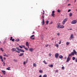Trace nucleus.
I'll return each instance as SVG.
<instances>
[{
	"label": "nucleus",
	"instance_id": "1",
	"mask_svg": "<svg viewBox=\"0 0 77 77\" xmlns=\"http://www.w3.org/2000/svg\"><path fill=\"white\" fill-rule=\"evenodd\" d=\"M45 16L44 15H43L42 17V25H44V23H45L44 21V17Z\"/></svg>",
	"mask_w": 77,
	"mask_h": 77
},
{
	"label": "nucleus",
	"instance_id": "2",
	"mask_svg": "<svg viewBox=\"0 0 77 77\" xmlns=\"http://www.w3.org/2000/svg\"><path fill=\"white\" fill-rule=\"evenodd\" d=\"M67 20H68V19L67 18H66L64 19L62 22V24L63 25H64L65 23L67 21Z\"/></svg>",
	"mask_w": 77,
	"mask_h": 77
},
{
	"label": "nucleus",
	"instance_id": "3",
	"mask_svg": "<svg viewBox=\"0 0 77 77\" xmlns=\"http://www.w3.org/2000/svg\"><path fill=\"white\" fill-rule=\"evenodd\" d=\"M12 51H15L16 52H17L18 53H20V52L16 51V48H13L12 49Z\"/></svg>",
	"mask_w": 77,
	"mask_h": 77
},
{
	"label": "nucleus",
	"instance_id": "4",
	"mask_svg": "<svg viewBox=\"0 0 77 77\" xmlns=\"http://www.w3.org/2000/svg\"><path fill=\"white\" fill-rule=\"evenodd\" d=\"M72 55H74V54H77V52L75 51V50H73V52L71 53Z\"/></svg>",
	"mask_w": 77,
	"mask_h": 77
},
{
	"label": "nucleus",
	"instance_id": "5",
	"mask_svg": "<svg viewBox=\"0 0 77 77\" xmlns=\"http://www.w3.org/2000/svg\"><path fill=\"white\" fill-rule=\"evenodd\" d=\"M57 29H60V23H57Z\"/></svg>",
	"mask_w": 77,
	"mask_h": 77
},
{
	"label": "nucleus",
	"instance_id": "6",
	"mask_svg": "<svg viewBox=\"0 0 77 77\" xmlns=\"http://www.w3.org/2000/svg\"><path fill=\"white\" fill-rule=\"evenodd\" d=\"M70 60H71V58L69 57H68L67 58L66 62H68L69 61H70Z\"/></svg>",
	"mask_w": 77,
	"mask_h": 77
},
{
	"label": "nucleus",
	"instance_id": "7",
	"mask_svg": "<svg viewBox=\"0 0 77 77\" xmlns=\"http://www.w3.org/2000/svg\"><path fill=\"white\" fill-rule=\"evenodd\" d=\"M75 23H77V20H73L71 23V24H75Z\"/></svg>",
	"mask_w": 77,
	"mask_h": 77
},
{
	"label": "nucleus",
	"instance_id": "8",
	"mask_svg": "<svg viewBox=\"0 0 77 77\" xmlns=\"http://www.w3.org/2000/svg\"><path fill=\"white\" fill-rule=\"evenodd\" d=\"M59 55L58 53H56L55 54V57L56 59H57V58H58V57H59Z\"/></svg>",
	"mask_w": 77,
	"mask_h": 77
},
{
	"label": "nucleus",
	"instance_id": "9",
	"mask_svg": "<svg viewBox=\"0 0 77 77\" xmlns=\"http://www.w3.org/2000/svg\"><path fill=\"white\" fill-rule=\"evenodd\" d=\"M74 38V35L73 34H72L70 35V36L69 38L70 40H71L72 39H73Z\"/></svg>",
	"mask_w": 77,
	"mask_h": 77
},
{
	"label": "nucleus",
	"instance_id": "10",
	"mask_svg": "<svg viewBox=\"0 0 77 77\" xmlns=\"http://www.w3.org/2000/svg\"><path fill=\"white\" fill-rule=\"evenodd\" d=\"M35 36V35H31L30 37V39H32V40H33V39H35V38H33Z\"/></svg>",
	"mask_w": 77,
	"mask_h": 77
},
{
	"label": "nucleus",
	"instance_id": "11",
	"mask_svg": "<svg viewBox=\"0 0 77 77\" xmlns=\"http://www.w3.org/2000/svg\"><path fill=\"white\" fill-rule=\"evenodd\" d=\"M1 71L2 72H3V74L4 75H5V74H6V71H5V70H1Z\"/></svg>",
	"mask_w": 77,
	"mask_h": 77
},
{
	"label": "nucleus",
	"instance_id": "12",
	"mask_svg": "<svg viewBox=\"0 0 77 77\" xmlns=\"http://www.w3.org/2000/svg\"><path fill=\"white\" fill-rule=\"evenodd\" d=\"M26 45L27 47H29V42H26Z\"/></svg>",
	"mask_w": 77,
	"mask_h": 77
},
{
	"label": "nucleus",
	"instance_id": "13",
	"mask_svg": "<svg viewBox=\"0 0 77 77\" xmlns=\"http://www.w3.org/2000/svg\"><path fill=\"white\" fill-rule=\"evenodd\" d=\"M29 51H30L32 52V51H33V48H30L29 49Z\"/></svg>",
	"mask_w": 77,
	"mask_h": 77
},
{
	"label": "nucleus",
	"instance_id": "14",
	"mask_svg": "<svg viewBox=\"0 0 77 77\" xmlns=\"http://www.w3.org/2000/svg\"><path fill=\"white\" fill-rule=\"evenodd\" d=\"M64 28V26L63 25H60V29H63Z\"/></svg>",
	"mask_w": 77,
	"mask_h": 77
},
{
	"label": "nucleus",
	"instance_id": "15",
	"mask_svg": "<svg viewBox=\"0 0 77 77\" xmlns=\"http://www.w3.org/2000/svg\"><path fill=\"white\" fill-rule=\"evenodd\" d=\"M59 59H62L63 58V56L62 55H60L59 56Z\"/></svg>",
	"mask_w": 77,
	"mask_h": 77
},
{
	"label": "nucleus",
	"instance_id": "16",
	"mask_svg": "<svg viewBox=\"0 0 77 77\" xmlns=\"http://www.w3.org/2000/svg\"><path fill=\"white\" fill-rule=\"evenodd\" d=\"M40 37H41V39H44V35H40Z\"/></svg>",
	"mask_w": 77,
	"mask_h": 77
},
{
	"label": "nucleus",
	"instance_id": "17",
	"mask_svg": "<svg viewBox=\"0 0 77 77\" xmlns=\"http://www.w3.org/2000/svg\"><path fill=\"white\" fill-rule=\"evenodd\" d=\"M48 66H50V67H51V68H53V64H49Z\"/></svg>",
	"mask_w": 77,
	"mask_h": 77
},
{
	"label": "nucleus",
	"instance_id": "18",
	"mask_svg": "<svg viewBox=\"0 0 77 77\" xmlns=\"http://www.w3.org/2000/svg\"><path fill=\"white\" fill-rule=\"evenodd\" d=\"M24 55V53H20V54L19 55V56H23Z\"/></svg>",
	"mask_w": 77,
	"mask_h": 77
},
{
	"label": "nucleus",
	"instance_id": "19",
	"mask_svg": "<svg viewBox=\"0 0 77 77\" xmlns=\"http://www.w3.org/2000/svg\"><path fill=\"white\" fill-rule=\"evenodd\" d=\"M20 51H21V52H22L23 53H24V51L21 49H20Z\"/></svg>",
	"mask_w": 77,
	"mask_h": 77
},
{
	"label": "nucleus",
	"instance_id": "20",
	"mask_svg": "<svg viewBox=\"0 0 77 77\" xmlns=\"http://www.w3.org/2000/svg\"><path fill=\"white\" fill-rule=\"evenodd\" d=\"M33 66L34 67H36V66H37L36 64L35 63H34L33 64Z\"/></svg>",
	"mask_w": 77,
	"mask_h": 77
},
{
	"label": "nucleus",
	"instance_id": "21",
	"mask_svg": "<svg viewBox=\"0 0 77 77\" xmlns=\"http://www.w3.org/2000/svg\"><path fill=\"white\" fill-rule=\"evenodd\" d=\"M69 17H71L72 15V13H70L69 14Z\"/></svg>",
	"mask_w": 77,
	"mask_h": 77
},
{
	"label": "nucleus",
	"instance_id": "22",
	"mask_svg": "<svg viewBox=\"0 0 77 77\" xmlns=\"http://www.w3.org/2000/svg\"><path fill=\"white\" fill-rule=\"evenodd\" d=\"M45 22L46 24L47 25L48 24V22H49L48 20H46V21Z\"/></svg>",
	"mask_w": 77,
	"mask_h": 77
},
{
	"label": "nucleus",
	"instance_id": "23",
	"mask_svg": "<svg viewBox=\"0 0 77 77\" xmlns=\"http://www.w3.org/2000/svg\"><path fill=\"white\" fill-rule=\"evenodd\" d=\"M15 41H16V42H18L19 41H20V39L18 38V39H16V40H15Z\"/></svg>",
	"mask_w": 77,
	"mask_h": 77
},
{
	"label": "nucleus",
	"instance_id": "24",
	"mask_svg": "<svg viewBox=\"0 0 77 77\" xmlns=\"http://www.w3.org/2000/svg\"><path fill=\"white\" fill-rule=\"evenodd\" d=\"M39 72L40 73H42V70H39Z\"/></svg>",
	"mask_w": 77,
	"mask_h": 77
},
{
	"label": "nucleus",
	"instance_id": "25",
	"mask_svg": "<svg viewBox=\"0 0 77 77\" xmlns=\"http://www.w3.org/2000/svg\"><path fill=\"white\" fill-rule=\"evenodd\" d=\"M10 68H11V67H9L7 68L6 69H7V70H10Z\"/></svg>",
	"mask_w": 77,
	"mask_h": 77
},
{
	"label": "nucleus",
	"instance_id": "26",
	"mask_svg": "<svg viewBox=\"0 0 77 77\" xmlns=\"http://www.w3.org/2000/svg\"><path fill=\"white\" fill-rule=\"evenodd\" d=\"M72 56V54H70L69 55V56H68V57H70V56Z\"/></svg>",
	"mask_w": 77,
	"mask_h": 77
},
{
	"label": "nucleus",
	"instance_id": "27",
	"mask_svg": "<svg viewBox=\"0 0 77 77\" xmlns=\"http://www.w3.org/2000/svg\"><path fill=\"white\" fill-rule=\"evenodd\" d=\"M54 15L55 14H51V16H52V17H54Z\"/></svg>",
	"mask_w": 77,
	"mask_h": 77
},
{
	"label": "nucleus",
	"instance_id": "28",
	"mask_svg": "<svg viewBox=\"0 0 77 77\" xmlns=\"http://www.w3.org/2000/svg\"><path fill=\"white\" fill-rule=\"evenodd\" d=\"M56 46L57 47H59V45H58V44H56Z\"/></svg>",
	"mask_w": 77,
	"mask_h": 77
},
{
	"label": "nucleus",
	"instance_id": "29",
	"mask_svg": "<svg viewBox=\"0 0 77 77\" xmlns=\"http://www.w3.org/2000/svg\"><path fill=\"white\" fill-rule=\"evenodd\" d=\"M58 70H56L54 72H55V73H56L57 72H58Z\"/></svg>",
	"mask_w": 77,
	"mask_h": 77
},
{
	"label": "nucleus",
	"instance_id": "30",
	"mask_svg": "<svg viewBox=\"0 0 77 77\" xmlns=\"http://www.w3.org/2000/svg\"><path fill=\"white\" fill-rule=\"evenodd\" d=\"M24 48L26 50H28V49H27V48L26 47H24Z\"/></svg>",
	"mask_w": 77,
	"mask_h": 77
},
{
	"label": "nucleus",
	"instance_id": "31",
	"mask_svg": "<svg viewBox=\"0 0 77 77\" xmlns=\"http://www.w3.org/2000/svg\"><path fill=\"white\" fill-rule=\"evenodd\" d=\"M66 45H69V43L68 42H66Z\"/></svg>",
	"mask_w": 77,
	"mask_h": 77
},
{
	"label": "nucleus",
	"instance_id": "32",
	"mask_svg": "<svg viewBox=\"0 0 77 77\" xmlns=\"http://www.w3.org/2000/svg\"><path fill=\"white\" fill-rule=\"evenodd\" d=\"M6 55V53H4L3 54V56L5 57Z\"/></svg>",
	"mask_w": 77,
	"mask_h": 77
},
{
	"label": "nucleus",
	"instance_id": "33",
	"mask_svg": "<svg viewBox=\"0 0 77 77\" xmlns=\"http://www.w3.org/2000/svg\"><path fill=\"white\" fill-rule=\"evenodd\" d=\"M43 77H47V75L45 74L43 76Z\"/></svg>",
	"mask_w": 77,
	"mask_h": 77
},
{
	"label": "nucleus",
	"instance_id": "34",
	"mask_svg": "<svg viewBox=\"0 0 77 77\" xmlns=\"http://www.w3.org/2000/svg\"><path fill=\"white\" fill-rule=\"evenodd\" d=\"M16 49L17 50H20V49H19V48L17 47L16 48Z\"/></svg>",
	"mask_w": 77,
	"mask_h": 77
},
{
	"label": "nucleus",
	"instance_id": "35",
	"mask_svg": "<svg viewBox=\"0 0 77 77\" xmlns=\"http://www.w3.org/2000/svg\"><path fill=\"white\" fill-rule=\"evenodd\" d=\"M29 61V60H28V59H27L26 60V63H27V62Z\"/></svg>",
	"mask_w": 77,
	"mask_h": 77
},
{
	"label": "nucleus",
	"instance_id": "36",
	"mask_svg": "<svg viewBox=\"0 0 77 77\" xmlns=\"http://www.w3.org/2000/svg\"><path fill=\"white\" fill-rule=\"evenodd\" d=\"M57 12H60V10L59 9H58L57 10Z\"/></svg>",
	"mask_w": 77,
	"mask_h": 77
},
{
	"label": "nucleus",
	"instance_id": "37",
	"mask_svg": "<svg viewBox=\"0 0 77 77\" xmlns=\"http://www.w3.org/2000/svg\"><path fill=\"white\" fill-rule=\"evenodd\" d=\"M13 38V37H10V41H11L12 39V38Z\"/></svg>",
	"mask_w": 77,
	"mask_h": 77
},
{
	"label": "nucleus",
	"instance_id": "38",
	"mask_svg": "<svg viewBox=\"0 0 77 77\" xmlns=\"http://www.w3.org/2000/svg\"><path fill=\"white\" fill-rule=\"evenodd\" d=\"M72 59L73 60H74L75 59V57H72Z\"/></svg>",
	"mask_w": 77,
	"mask_h": 77
},
{
	"label": "nucleus",
	"instance_id": "39",
	"mask_svg": "<svg viewBox=\"0 0 77 77\" xmlns=\"http://www.w3.org/2000/svg\"><path fill=\"white\" fill-rule=\"evenodd\" d=\"M51 56V54L49 53V57H50V56Z\"/></svg>",
	"mask_w": 77,
	"mask_h": 77
},
{
	"label": "nucleus",
	"instance_id": "40",
	"mask_svg": "<svg viewBox=\"0 0 77 77\" xmlns=\"http://www.w3.org/2000/svg\"><path fill=\"white\" fill-rule=\"evenodd\" d=\"M11 41L12 42H14V41H15V39H12Z\"/></svg>",
	"mask_w": 77,
	"mask_h": 77
},
{
	"label": "nucleus",
	"instance_id": "41",
	"mask_svg": "<svg viewBox=\"0 0 77 77\" xmlns=\"http://www.w3.org/2000/svg\"><path fill=\"white\" fill-rule=\"evenodd\" d=\"M0 50H1V51H3V48H0Z\"/></svg>",
	"mask_w": 77,
	"mask_h": 77
},
{
	"label": "nucleus",
	"instance_id": "42",
	"mask_svg": "<svg viewBox=\"0 0 77 77\" xmlns=\"http://www.w3.org/2000/svg\"><path fill=\"white\" fill-rule=\"evenodd\" d=\"M68 30H72V28H70V29H68Z\"/></svg>",
	"mask_w": 77,
	"mask_h": 77
},
{
	"label": "nucleus",
	"instance_id": "43",
	"mask_svg": "<svg viewBox=\"0 0 77 77\" xmlns=\"http://www.w3.org/2000/svg\"><path fill=\"white\" fill-rule=\"evenodd\" d=\"M61 40L59 42V44H61Z\"/></svg>",
	"mask_w": 77,
	"mask_h": 77
},
{
	"label": "nucleus",
	"instance_id": "44",
	"mask_svg": "<svg viewBox=\"0 0 77 77\" xmlns=\"http://www.w3.org/2000/svg\"><path fill=\"white\" fill-rule=\"evenodd\" d=\"M2 58H3V57H2V56L0 55V59H1Z\"/></svg>",
	"mask_w": 77,
	"mask_h": 77
},
{
	"label": "nucleus",
	"instance_id": "45",
	"mask_svg": "<svg viewBox=\"0 0 77 77\" xmlns=\"http://www.w3.org/2000/svg\"><path fill=\"white\" fill-rule=\"evenodd\" d=\"M1 59L2 62H3V58H2Z\"/></svg>",
	"mask_w": 77,
	"mask_h": 77
},
{
	"label": "nucleus",
	"instance_id": "46",
	"mask_svg": "<svg viewBox=\"0 0 77 77\" xmlns=\"http://www.w3.org/2000/svg\"><path fill=\"white\" fill-rule=\"evenodd\" d=\"M19 47H20V48H23V47H22V46H21L20 45H19Z\"/></svg>",
	"mask_w": 77,
	"mask_h": 77
},
{
	"label": "nucleus",
	"instance_id": "47",
	"mask_svg": "<svg viewBox=\"0 0 77 77\" xmlns=\"http://www.w3.org/2000/svg\"><path fill=\"white\" fill-rule=\"evenodd\" d=\"M22 47H23V48H24V47H25V46L24 45H22Z\"/></svg>",
	"mask_w": 77,
	"mask_h": 77
},
{
	"label": "nucleus",
	"instance_id": "48",
	"mask_svg": "<svg viewBox=\"0 0 77 77\" xmlns=\"http://www.w3.org/2000/svg\"><path fill=\"white\" fill-rule=\"evenodd\" d=\"M45 46V47H48V45L47 44Z\"/></svg>",
	"mask_w": 77,
	"mask_h": 77
},
{
	"label": "nucleus",
	"instance_id": "49",
	"mask_svg": "<svg viewBox=\"0 0 77 77\" xmlns=\"http://www.w3.org/2000/svg\"><path fill=\"white\" fill-rule=\"evenodd\" d=\"M57 35L58 36H59V35H60V34L59 33H57Z\"/></svg>",
	"mask_w": 77,
	"mask_h": 77
},
{
	"label": "nucleus",
	"instance_id": "50",
	"mask_svg": "<svg viewBox=\"0 0 77 77\" xmlns=\"http://www.w3.org/2000/svg\"><path fill=\"white\" fill-rule=\"evenodd\" d=\"M62 69H64V66H63L62 67Z\"/></svg>",
	"mask_w": 77,
	"mask_h": 77
},
{
	"label": "nucleus",
	"instance_id": "51",
	"mask_svg": "<svg viewBox=\"0 0 77 77\" xmlns=\"http://www.w3.org/2000/svg\"><path fill=\"white\" fill-rule=\"evenodd\" d=\"M14 62H17V60H15V59H14Z\"/></svg>",
	"mask_w": 77,
	"mask_h": 77
},
{
	"label": "nucleus",
	"instance_id": "52",
	"mask_svg": "<svg viewBox=\"0 0 77 77\" xmlns=\"http://www.w3.org/2000/svg\"><path fill=\"white\" fill-rule=\"evenodd\" d=\"M71 11V10H69L68 11V12H70Z\"/></svg>",
	"mask_w": 77,
	"mask_h": 77
},
{
	"label": "nucleus",
	"instance_id": "53",
	"mask_svg": "<svg viewBox=\"0 0 77 77\" xmlns=\"http://www.w3.org/2000/svg\"><path fill=\"white\" fill-rule=\"evenodd\" d=\"M54 12H55V11H52V14H54Z\"/></svg>",
	"mask_w": 77,
	"mask_h": 77
},
{
	"label": "nucleus",
	"instance_id": "54",
	"mask_svg": "<svg viewBox=\"0 0 77 77\" xmlns=\"http://www.w3.org/2000/svg\"><path fill=\"white\" fill-rule=\"evenodd\" d=\"M23 64L24 65H25V64H26V62L25 61L23 62Z\"/></svg>",
	"mask_w": 77,
	"mask_h": 77
},
{
	"label": "nucleus",
	"instance_id": "55",
	"mask_svg": "<svg viewBox=\"0 0 77 77\" xmlns=\"http://www.w3.org/2000/svg\"><path fill=\"white\" fill-rule=\"evenodd\" d=\"M8 54L6 55H5V57H8Z\"/></svg>",
	"mask_w": 77,
	"mask_h": 77
},
{
	"label": "nucleus",
	"instance_id": "56",
	"mask_svg": "<svg viewBox=\"0 0 77 77\" xmlns=\"http://www.w3.org/2000/svg\"><path fill=\"white\" fill-rule=\"evenodd\" d=\"M75 62H77V59H75Z\"/></svg>",
	"mask_w": 77,
	"mask_h": 77
},
{
	"label": "nucleus",
	"instance_id": "57",
	"mask_svg": "<svg viewBox=\"0 0 77 77\" xmlns=\"http://www.w3.org/2000/svg\"><path fill=\"white\" fill-rule=\"evenodd\" d=\"M3 63H4L3 66H5V62H3Z\"/></svg>",
	"mask_w": 77,
	"mask_h": 77
},
{
	"label": "nucleus",
	"instance_id": "58",
	"mask_svg": "<svg viewBox=\"0 0 77 77\" xmlns=\"http://www.w3.org/2000/svg\"><path fill=\"white\" fill-rule=\"evenodd\" d=\"M43 62L44 63H45V61L44 60L43 61Z\"/></svg>",
	"mask_w": 77,
	"mask_h": 77
},
{
	"label": "nucleus",
	"instance_id": "59",
	"mask_svg": "<svg viewBox=\"0 0 77 77\" xmlns=\"http://www.w3.org/2000/svg\"><path fill=\"white\" fill-rule=\"evenodd\" d=\"M53 23V22H51L50 23V24H52Z\"/></svg>",
	"mask_w": 77,
	"mask_h": 77
},
{
	"label": "nucleus",
	"instance_id": "60",
	"mask_svg": "<svg viewBox=\"0 0 77 77\" xmlns=\"http://www.w3.org/2000/svg\"><path fill=\"white\" fill-rule=\"evenodd\" d=\"M39 77H42V75H40L39 76Z\"/></svg>",
	"mask_w": 77,
	"mask_h": 77
},
{
	"label": "nucleus",
	"instance_id": "61",
	"mask_svg": "<svg viewBox=\"0 0 77 77\" xmlns=\"http://www.w3.org/2000/svg\"><path fill=\"white\" fill-rule=\"evenodd\" d=\"M4 60H6V58H5V57H4Z\"/></svg>",
	"mask_w": 77,
	"mask_h": 77
},
{
	"label": "nucleus",
	"instance_id": "62",
	"mask_svg": "<svg viewBox=\"0 0 77 77\" xmlns=\"http://www.w3.org/2000/svg\"><path fill=\"white\" fill-rule=\"evenodd\" d=\"M45 64L46 65H47V63L45 62Z\"/></svg>",
	"mask_w": 77,
	"mask_h": 77
},
{
	"label": "nucleus",
	"instance_id": "63",
	"mask_svg": "<svg viewBox=\"0 0 77 77\" xmlns=\"http://www.w3.org/2000/svg\"><path fill=\"white\" fill-rule=\"evenodd\" d=\"M44 14H45L44 13H43L42 14V15H44Z\"/></svg>",
	"mask_w": 77,
	"mask_h": 77
},
{
	"label": "nucleus",
	"instance_id": "64",
	"mask_svg": "<svg viewBox=\"0 0 77 77\" xmlns=\"http://www.w3.org/2000/svg\"><path fill=\"white\" fill-rule=\"evenodd\" d=\"M66 59V57L65 58V59Z\"/></svg>",
	"mask_w": 77,
	"mask_h": 77
}]
</instances>
